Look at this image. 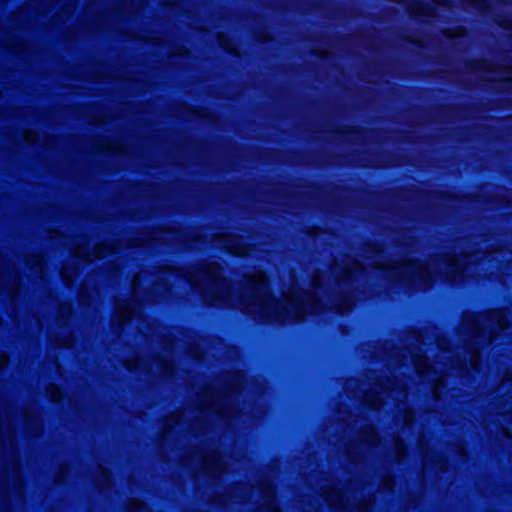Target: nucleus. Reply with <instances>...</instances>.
I'll list each match as a JSON object with an SVG mask.
<instances>
[{
  "label": "nucleus",
  "instance_id": "obj_6",
  "mask_svg": "<svg viewBox=\"0 0 512 512\" xmlns=\"http://www.w3.org/2000/svg\"><path fill=\"white\" fill-rule=\"evenodd\" d=\"M348 304L345 297H343L337 304H335V309L338 313L342 312V308L346 307Z\"/></svg>",
  "mask_w": 512,
  "mask_h": 512
},
{
  "label": "nucleus",
  "instance_id": "obj_3",
  "mask_svg": "<svg viewBox=\"0 0 512 512\" xmlns=\"http://www.w3.org/2000/svg\"><path fill=\"white\" fill-rule=\"evenodd\" d=\"M484 64H486V62L484 60H480V59L467 60L465 62V67L467 69L476 70V69H482Z\"/></svg>",
  "mask_w": 512,
  "mask_h": 512
},
{
  "label": "nucleus",
  "instance_id": "obj_8",
  "mask_svg": "<svg viewBox=\"0 0 512 512\" xmlns=\"http://www.w3.org/2000/svg\"><path fill=\"white\" fill-rule=\"evenodd\" d=\"M286 313V310H277L275 316L277 319L281 318Z\"/></svg>",
  "mask_w": 512,
  "mask_h": 512
},
{
  "label": "nucleus",
  "instance_id": "obj_7",
  "mask_svg": "<svg viewBox=\"0 0 512 512\" xmlns=\"http://www.w3.org/2000/svg\"><path fill=\"white\" fill-rule=\"evenodd\" d=\"M271 40H273V38L270 35H268V34H261L259 36V41L261 43H266L267 41H271Z\"/></svg>",
  "mask_w": 512,
  "mask_h": 512
},
{
  "label": "nucleus",
  "instance_id": "obj_1",
  "mask_svg": "<svg viewBox=\"0 0 512 512\" xmlns=\"http://www.w3.org/2000/svg\"><path fill=\"white\" fill-rule=\"evenodd\" d=\"M431 12L432 8L428 4L422 1H418L414 4L413 9L411 11V15L413 13H417L420 15H430Z\"/></svg>",
  "mask_w": 512,
  "mask_h": 512
},
{
  "label": "nucleus",
  "instance_id": "obj_4",
  "mask_svg": "<svg viewBox=\"0 0 512 512\" xmlns=\"http://www.w3.org/2000/svg\"><path fill=\"white\" fill-rule=\"evenodd\" d=\"M496 23L504 29H509L512 26V20L506 17H501L500 19L496 20Z\"/></svg>",
  "mask_w": 512,
  "mask_h": 512
},
{
  "label": "nucleus",
  "instance_id": "obj_5",
  "mask_svg": "<svg viewBox=\"0 0 512 512\" xmlns=\"http://www.w3.org/2000/svg\"><path fill=\"white\" fill-rule=\"evenodd\" d=\"M404 41H405L406 43L412 44V45L417 46V47H423L422 42H420V41H418V40L414 39V38H413V37H411V36H406V37H404Z\"/></svg>",
  "mask_w": 512,
  "mask_h": 512
},
{
  "label": "nucleus",
  "instance_id": "obj_2",
  "mask_svg": "<svg viewBox=\"0 0 512 512\" xmlns=\"http://www.w3.org/2000/svg\"><path fill=\"white\" fill-rule=\"evenodd\" d=\"M363 132V129L359 126H349L344 130H337L336 133H342L351 136H358Z\"/></svg>",
  "mask_w": 512,
  "mask_h": 512
},
{
  "label": "nucleus",
  "instance_id": "obj_11",
  "mask_svg": "<svg viewBox=\"0 0 512 512\" xmlns=\"http://www.w3.org/2000/svg\"><path fill=\"white\" fill-rule=\"evenodd\" d=\"M421 278H422L423 282H427L428 281V279L425 276L421 275Z\"/></svg>",
  "mask_w": 512,
  "mask_h": 512
},
{
  "label": "nucleus",
  "instance_id": "obj_9",
  "mask_svg": "<svg viewBox=\"0 0 512 512\" xmlns=\"http://www.w3.org/2000/svg\"><path fill=\"white\" fill-rule=\"evenodd\" d=\"M450 273L451 275H456L458 273V268L456 266L451 267Z\"/></svg>",
  "mask_w": 512,
  "mask_h": 512
},
{
  "label": "nucleus",
  "instance_id": "obj_10",
  "mask_svg": "<svg viewBox=\"0 0 512 512\" xmlns=\"http://www.w3.org/2000/svg\"><path fill=\"white\" fill-rule=\"evenodd\" d=\"M317 305H318V302H317V303H315V302H311V303H310V306H311L312 308H315Z\"/></svg>",
  "mask_w": 512,
  "mask_h": 512
}]
</instances>
